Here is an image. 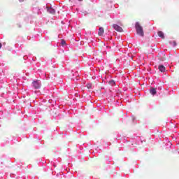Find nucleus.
Listing matches in <instances>:
<instances>
[{
  "label": "nucleus",
  "instance_id": "1",
  "mask_svg": "<svg viewBox=\"0 0 179 179\" xmlns=\"http://www.w3.org/2000/svg\"><path fill=\"white\" fill-rule=\"evenodd\" d=\"M136 30L137 34L141 36V37H143V36H145V34L143 33V28L142 27V26H141V24H139V22L136 23Z\"/></svg>",
  "mask_w": 179,
  "mask_h": 179
},
{
  "label": "nucleus",
  "instance_id": "2",
  "mask_svg": "<svg viewBox=\"0 0 179 179\" xmlns=\"http://www.w3.org/2000/svg\"><path fill=\"white\" fill-rule=\"evenodd\" d=\"M32 85L35 89H40L41 86V80H36L32 83Z\"/></svg>",
  "mask_w": 179,
  "mask_h": 179
},
{
  "label": "nucleus",
  "instance_id": "3",
  "mask_svg": "<svg viewBox=\"0 0 179 179\" xmlns=\"http://www.w3.org/2000/svg\"><path fill=\"white\" fill-rule=\"evenodd\" d=\"M113 29H115V30H116V31H119L120 33H122V31H124V30L122 29V27H120L117 24H113Z\"/></svg>",
  "mask_w": 179,
  "mask_h": 179
},
{
  "label": "nucleus",
  "instance_id": "4",
  "mask_svg": "<svg viewBox=\"0 0 179 179\" xmlns=\"http://www.w3.org/2000/svg\"><path fill=\"white\" fill-rule=\"evenodd\" d=\"M158 69L160 72H166V67L164 65H159Z\"/></svg>",
  "mask_w": 179,
  "mask_h": 179
},
{
  "label": "nucleus",
  "instance_id": "5",
  "mask_svg": "<svg viewBox=\"0 0 179 179\" xmlns=\"http://www.w3.org/2000/svg\"><path fill=\"white\" fill-rule=\"evenodd\" d=\"M103 34H104V28L100 27L98 31V35L103 36Z\"/></svg>",
  "mask_w": 179,
  "mask_h": 179
},
{
  "label": "nucleus",
  "instance_id": "6",
  "mask_svg": "<svg viewBox=\"0 0 179 179\" xmlns=\"http://www.w3.org/2000/svg\"><path fill=\"white\" fill-rule=\"evenodd\" d=\"M48 12L51 13V15H55V10L52 8H50L48 9Z\"/></svg>",
  "mask_w": 179,
  "mask_h": 179
},
{
  "label": "nucleus",
  "instance_id": "7",
  "mask_svg": "<svg viewBox=\"0 0 179 179\" xmlns=\"http://www.w3.org/2000/svg\"><path fill=\"white\" fill-rule=\"evenodd\" d=\"M150 93H151V94L152 96H155V94H156V93H157V92L156 91L155 88H150Z\"/></svg>",
  "mask_w": 179,
  "mask_h": 179
},
{
  "label": "nucleus",
  "instance_id": "8",
  "mask_svg": "<svg viewBox=\"0 0 179 179\" xmlns=\"http://www.w3.org/2000/svg\"><path fill=\"white\" fill-rule=\"evenodd\" d=\"M159 37H161V38H164V33H163V31H159L157 33Z\"/></svg>",
  "mask_w": 179,
  "mask_h": 179
},
{
  "label": "nucleus",
  "instance_id": "9",
  "mask_svg": "<svg viewBox=\"0 0 179 179\" xmlns=\"http://www.w3.org/2000/svg\"><path fill=\"white\" fill-rule=\"evenodd\" d=\"M108 84L110 86H114V85H115V82L114 80H109Z\"/></svg>",
  "mask_w": 179,
  "mask_h": 179
},
{
  "label": "nucleus",
  "instance_id": "10",
  "mask_svg": "<svg viewBox=\"0 0 179 179\" xmlns=\"http://www.w3.org/2000/svg\"><path fill=\"white\" fill-rule=\"evenodd\" d=\"M87 89H92V83L87 84Z\"/></svg>",
  "mask_w": 179,
  "mask_h": 179
},
{
  "label": "nucleus",
  "instance_id": "11",
  "mask_svg": "<svg viewBox=\"0 0 179 179\" xmlns=\"http://www.w3.org/2000/svg\"><path fill=\"white\" fill-rule=\"evenodd\" d=\"M61 44L62 45H65V44H66V42L64 40H62Z\"/></svg>",
  "mask_w": 179,
  "mask_h": 179
},
{
  "label": "nucleus",
  "instance_id": "12",
  "mask_svg": "<svg viewBox=\"0 0 179 179\" xmlns=\"http://www.w3.org/2000/svg\"><path fill=\"white\" fill-rule=\"evenodd\" d=\"M0 48H2V43H0Z\"/></svg>",
  "mask_w": 179,
  "mask_h": 179
},
{
  "label": "nucleus",
  "instance_id": "13",
  "mask_svg": "<svg viewBox=\"0 0 179 179\" xmlns=\"http://www.w3.org/2000/svg\"><path fill=\"white\" fill-rule=\"evenodd\" d=\"M18 27H22V26L19 24H17Z\"/></svg>",
  "mask_w": 179,
  "mask_h": 179
},
{
  "label": "nucleus",
  "instance_id": "14",
  "mask_svg": "<svg viewBox=\"0 0 179 179\" xmlns=\"http://www.w3.org/2000/svg\"><path fill=\"white\" fill-rule=\"evenodd\" d=\"M173 45H177V43H176V42H173Z\"/></svg>",
  "mask_w": 179,
  "mask_h": 179
},
{
  "label": "nucleus",
  "instance_id": "15",
  "mask_svg": "<svg viewBox=\"0 0 179 179\" xmlns=\"http://www.w3.org/2000/svg\"><path fill=\"white\" fill-rule=\"evenodd\" d=\"M20 2H23L24 0H19Z\"/></svg>",
  "mask_w": 179,
  "mask_h": 179
},
{
  "label": "nucleus",
  "instance_id": "16",
  "mask_svg": "<svg viewBox=\"0 0 179 179\" xmlns=\"http://www.w3.org/2000/svg\"><path fill=\"white\" fill-rule=\"evenodd\" d=\"M78 1H82V0H78Z\"/></svg>",
  "mask_w": 179,
  "mask_h": 179
}]
</instances>
